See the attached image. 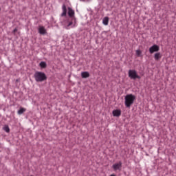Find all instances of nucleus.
Listing matches in <instances>:
<instances>
[{"label":"nucleus","instance_id":"nucleus-3","mask_svg":"<svg viewBox=\"0 0 176 176\" xmlns=\"http://www.w3.org/2000/svg\"><path fill=\"white\" fill-rule=\"evenodd\" d=\"M129 78L130 79H133V80H135V79H141V76L138 75V73H137V71L135 69H129L128 72Z\"/></svg>","mask_w":176,"mask_h":176},{"label":"nucleus","instance_id":"nucleus-4","mask_svg":"<svg viewBox=\"0 0 176 176\" xmlns=\"http://www.w3.org/2000/svg\"><path fill=\"white\" fill-rule=\"evenodd\" d=\"M62 24L66 30H71V28H74V27H75L74 21L69 20L65 21V23H62Z\"/></svg>","mask_w":176,"mask_h":176},{"label":"nucleus","instance_id":"nucleus-18","mask_svg":"<svg viewBox=\"0 0 176 176\" xmlns=\"http://www.w3.org/2000/svg\"><path fill=\"white\" fill-rule=\"evenodd\" d=\"M82 1V2H89L90 0H80Z\"/></svg>","mask_w":176,"mask_h":176},{"label":"nucleus","instance_id":"nucleus-6","mask_svg":"<svg viewBox=\"0 0 176 176\" xmlns=\"http://www.w3.org/2000/svg\"><path fill=\"white\" fill-rule=\"evenodd\" d=\"M159 50H160L159 46L157 45H153V46L150 47L149 53L153 54V53H155V52H159Z\"/></svg>","mask_w":176,"mask_h":176},{"label":"nucleus","instance_id":"nucleus-17","mask_svg":"<svg viewBox=\"0 0 176 176\" xmlns=\"http://www.w3.org/2000/svg\"><path fill=\"white\" fill-rule=\"evenodd\" d=\"M142 53V52H141V50H136V54L138 57H140V56H141Z\"/></svg>","mask_w":176,"mask_h":176},{"label":"nucleus","instance_id":"nucleus-14","mask_svg":"<svg viewBox=\"0 0 176 176\" xmlns=\"http://www.w3.org/2000/svg\"><path fill=\"white\" fill-rule=\"evenodd\" d=\"M41 68H46L47 67V64H46V62L42 61L39 64Z\"/></svg>","mask_w":176,"mask_h":176},{"label":"nucleus","instance_id":"nucleus-19","mask_svg":"<svg viewBox=\"0 0 176 176\" xmlns=\"http://www.w3.org/2000/svg\"><path fill=\"white\" fill-rule=\"evenodd\" d=\"M13 32H17V28L14 29Z\"/></svg>","mask_w":176,"mask_h":176},{"label":"nucleus","instance_id":"nucleus-7","mask_svg":"<svg viewBox=\"0 0 176 176\" xmlns=\"http://www.w3.org/2000/svg\"><path fill=\"white\" fill-rule=\"evenodd\" d=\"M113 116L115 118H119L120 115H122V110L120 109H115L112 111Z\"/></svg>","mask_w":176,"mask_h":176},{"label":"nucleus","instance_id":"nucleus-13","mask_svg":"<svg viewBox=\"0 0 176 176\" xmlns=\"http://www.w3.org/2000/svg\"><path fill=\"white\" fill-rule=\"evenodd\" d=\"M108 23H109V18H108V16H106L102 19V23L104 24V25H108Z\"/></svg>","mask_w":176,"mask_h":176},{"label":"nucleus","instance_id":"nucleus-1","mask_svg":"<svg viewBox=\"0 0 176 176\" xmlns=\"http://www.w3.org/2000/svg\"><path fill=\"white\" fill-rule=\"evenodd\" d=\"M125 102L124 104L126 108H130L134 104L135 101V96L133 94H127L124 98Z\"/></svg>","mask_w":176,"mask_h":176},{"label":"nucleus","instance_id":"nucleus-9","mask_svg":"<svg viewBox=\"0 0 176 176\" xmlns=\"http://www.w3.org/2000/svg\"><path fill=\"white\" fill-rule=\"evenodd\" d=\"M62 10L63 12L61 14V17L67 16V6H65V4H63L62 6Z\"/></svg>","mask_w":176,"mask_h":176},{"label":"nucleus","instance_id":"nucleus-16","mask_svg":"<svg viewBox=\"0 0 176 176\" xmlns=\"http://www.w3.org/2000/svg\"><path fill=\"white\" fill-rule=\"evenodd\" d=\"M3 130H4V131H6V133H9L10 131V129H9V126H8V125H6L3 127Z\"/></svg>","mask_w":176,"mask_h":176},{"label":"nucleus","instance_id":"nucleus-5","mask_svg":"<svg viewBox=\"0 0 176 176\" xmlns=\"http://www.w3.org/2000/svg\"><path fill=\"white\" fill-rule=\"evenodd\" d=\"M122 162H119L118 163H116L112 165V168L114 170V171H120L122 170Z\"/></svg>","mask_w":176,"mask_h":176},{"label":"nucleus","instance_id":"nucleus-11","mask_svg":"<svg viewBox=\"0 0 176 176\" xmlns=\"http://www.w3.org/2000/svg\"><path fill=\"white\" fill-rule=\"evenodd\" d=\"M154 58L155 61H159V60L162 58V54H160V52L155 53L154 55Z\"/></svg>","mask_w":176,"mask_h":176},{"label":"nucleus","instance_id":"nucleus-15","mask_svg":"<svg viewBox=\"0 0 176 176\" xmlns=\"http://www.w3.org/2000/svg\"><path fill=\"white\" fill-rule=\"evenodd\" d=\"M25 111V109H24V108H21V109L18 111V115H23V113H24Z\"/></svg>","mask_w":176,"mask_h":176},{"label":"nucleus","instance_id":"nucleus-8","mask_svg":"<svg viewBox=\"0 0 176 176\" xmlns=\"http://www.w3.org/2000/svg\"><path fill=\"white\" fill-rule=\"evenodd\" d=\"M38 34H41V35H45L47 34V31L45 29V27L43 26H40L38 28Z\"/></svg>","mask_w":176,"mask_h":176},{"label":"nucleus","instance_id":"nucleus-12","mask_svg":"<svg viewBox=\"0 0 176 176\" xmlns=\"http://www.w3.org/2000/svg\"><path fill=\"white\" fill-rule=\"evenodd\" d=\"M74 14H75V11H74V10H72V8H68V15L69 16V17H74Z\"/></svg>","mask_w":176,"mask_h":176},{"label":"nucleus","instance_id":"nucleus-20","mask_svg":"<svg viewBox=\"0 0 176 176\" xmlns=\"http://www.w3.org/2000/svg\"><path fill=\"white\" fill-rule=\"evenodd\" d=\"M110 176H116V175L113 173V174L110 175Z\"/></svg>","mask_w":176,"mask_h":176},{"label":"nucleus","instance_id":"nucleus-2","mask_svg":"<svg viewBox=\"0 0 176 176\" xmlns=\"http://www.w3.org/2000/svg\"><path fill=\"white\" fill-rule=\"evenodd\" d=\"M34 78L36 82H45L47 79L46 74L42 72H36L34 74Z\"/></svg>","mask_w":176,"mask_h":176},{"label":"nucleus","instance_id":"nucleus-10","mask_svg":"<svg viewBox=\"0 0 176 176\" xmlns=\"http://www.w3.org/2000/svg\"><path fill=\"white\" fill-rule=\"evenodd\" d=\"M90 76V74L89 72H81V77L83 79H86V78H89Z\"/></svg>","mask_w":176,"mask_h":176}]
</instances>
